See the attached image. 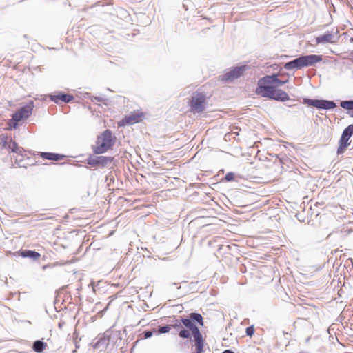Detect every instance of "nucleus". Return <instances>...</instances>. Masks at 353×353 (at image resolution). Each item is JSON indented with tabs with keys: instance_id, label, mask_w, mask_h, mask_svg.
I'll return each mask as SVG.
<instances>
[{
	"instance_id": "obj_1",
	"label": "nucleus",
	"mask_w": 353,
	"mask_h": 353,
	"mask_svg": "<svg viewBox=\"0 0 353 353\" xmlns=\"http://www.w3.org/2000/svg\"><path fill=\"white\" fill-rule=\"evenodd\" d=\"M0 149L4 150L8 154L13 153L15 158V163L19 167H26L23 163L24 158L27 157V152L12 139L11 137L0 135Z\"/></svg>"
},
{
	"instance_id": "obj_2",
	"label": "nucleus",
	"mask_w": 353,
	"mask_h": 353,
	"mask_svg": "<svg viewBox=\"0 0 353 353\" xmlns=\"http://www.w3.org/2000/svg\"><path fill=\"white\" fill-rule=\"evenodd\" d=\"M323 59L321 55H302L285 63L284 68L288 70H299L304 67L315 65Z\"/></svg>"
},
{
	"instance_id": "obj_3",
	"label": "nucleus",
	"mask_w": 353,
	"mask_h": 353,
	"mask_svg": "<svg viewBox=\"0 0 353 353\" xmlns=\"http://www.w3.org/2000/svg\"><path fill=\"white\" fill-rule=\"evenodd\" d=\"M115 139L116 138L113 136L112 131L105 130L97 137L96 145L93 148L94 153L100 154L106 152L114 145Z\"/></svg>"
},
{
	"instance_id": "obj_4",
	"label": "nucleus",
	"mask_w": 353,
	"mask_h": 353,
	"mask_svg": "<svg viewBox=\"0 0 353 353\" xmlns=\"http://www.w3.org/2000/svg\"><path fill=\"white\" fill-rule=\"evenodd\" d=\"M32 101L30 102L28 105L20 108L12 114V119L8 123L10 128L17 129L18 127V123L23 119H28L32 114Z\"/></svg>"
},
{
	"instance_id": "obj_5",
	"label": "nucleus",
	"mask_w": 353,
	"mask_h": 353,
	"mask_svg": "<svg viewBox=\"0 0 353 353\" xmlns=\"http://www.w3.org/2000/svg\"><path fill=\"white\" fill-rule=\"evenodd\" d=\"M303 103L322 110H331L336 107V103L333 101L324 99H310L304 98L303 99Z\"/></svg>"
},
{
	"instance_id": "obj_6",
	"label": "nucleus",
	"mask_w": 353,
	"mask_h": 353,
	"mask_svg": "<svg viewBox=\"0 0 353 353\" xmlns=\"http://www.w3.org/2000/svg\"><path fill=\"white\" fill-rule=\"evenodd\" d=\"M114 158L105 156H93L88 159V164L91 166H101L102 168L110 165Z\"/></svg>"
},
{
	"instance_id": "obj_7",
	"label": "nucleus",
	"mask_w": 353,
	"mask_h": 353,
	"mask_svg": "<svg viewBox=\"0 0 353 353\" xmlns=\"http://www.w3.org/2000/svg\"><path fill=\"white\" fill-rule=\"evenodd\" d=\"M205 95L202 93H196L192 97L191 107L193 110L201 112L205 109Z\"/></svg>"
},
{
	"instance_id": "obj_8",
	"label": "nucleus",
	"mask_w": 353,
	"mask_h": 353,
	"mask_svg": "<svg viewBox=\"0 0 353 353\" xmlns=\"http://www.w3.org/2000/svg\"><path fill=\"white\" fill-rule=\"evenodd\" d=\"M245 70V66L235 67L229 72L224 74L222 77L223 81H232L234 80L243 74Z\"/></svg>"
},
{
	"instance_id": "obj_9",
	"label": "nucleus",
	"mask_w": 353,
	"mask_h": 353,
	"mask_svg": "<svg viewBox=\"0 0 353 353\" xmlns=\"http://www.w3.org/2000/svg\"><path fill=\"white\" fill-rule=\"evenodd\" d=\"M261 96L276 100L277 88L272 85H265L261 86Z\"/></svg>"
},
{
	"instance_id": "obj_10",
	"label": "nucleus",
	"mask_w": 353,
	"mask_h": 353,
	"mask_svg": "<svg viewBox=\"0 0 353 353\" xmlns=\"http://www.w3.org/2000/svg\"><path fill=\"white\" fill-rule=\"evenodd\" d=\"M50 99L51 101H54L56 103H59L61 101L64 103H69L74 100L73 95L63 93V92H58L55 94H51L50 96Z\"/></svg>"
},
{
	"instance_id": "obj_11",
	"label": "nucleus",
	"mask_w": 353,
	"mask_h": 353,
	"mask_svg": "<svg viewBox=\"0 0 353 353\" xmlns=\"http://www.w3.org/2000/svg\"><path fill=\"white\" fill-rule=\"evenodd\" d=\"M181 322L185 327L188 328L192 332V334L193 336H194L199 333H201L198 327L194 323H193L192 319L190 317L189 318H181Z\"/></svg>"
},
{
	"instance_id": "obj_12",
	"label": "nucleus",
	"mask_w": 353,
	"mask_h": 353,
	"mask_svg": "<svg viewBox=\"0 0 353 353\" xmlns=\"http://www.w3.org/2000/svg\"><path fill=\"white\" fill-rule=\"evenodd\" d=\"M143 116V113H136L132 112L127 116L123 119V122L125 124H134L139 122L141 119V117Z\"/></svg>"
},
{
	"instance_id": "obj_13",
	"label": "nucleus",
	"mask_w": 353,
	"mask_h": 353,
	"mask_svg": "<svg viewBox=\"0 0 353 353\" xmlns=\"http://www.w3.org/2000/svg\"><path fill=\"white\" fill-rule=\"evenodd\" d=\"M276 81H278L277 74H273L272 75H267L259 81V88L261 89V86L265 85H271V84L275 83Z\"/></svg>"
},
{
	"instance_id": "obj_14",
	"label": "nucleus",
	"mask_w": 353,
	"mask_h": 353,
	"mask_svg": "<svg viewBox=\"0 0 353 353\" xmlns=\"http://www.w3.org/2000/svg\"><path fill=\"white\" fill-rule=\"evenodd\" d=\"M353 134V124L348 125L343 132L341 139L339 140L340 143H343L347 145H349L348 141L349 139Z\"/></svg>"
},
{
	"instance_id": "obj_15",
	"label": "nucleus",
	"mask_w": 353,
	"mask_h": 353,
	"mask_svg": "<svg viewBox=\"0 0 353 353\" xmlns=\"http://www.w3.org/2000/svg\"><path fill=\"white\" fill-rule=\"evenodd\" d=\"M334 36L330 32H325L324 34L317 37L316 39L317 43H334Z\"/></svg>"
},
{
	"instance_id": "obj_16",
	"label": "nucleus",
	"mask_w": 353,
	"mask_h": 353,
	"mask_svg": "<svg viewBox=\"0 0 353 353\" xmlns=\"http://www.w3.org/2000/svg\"><path fill=\"white\" fill-rule=\"evenodd\" d=\"M21 256L23 258H30L34 261H37L41 256V254L33 250H25L21 252Z\"/></svg>"
},
{
	"instance_id": "obj_17",
	"label": "nucleus",
	"mask_w": 353,
	"mask_h": 353,
	"mask_svg": "<svg viewBox=\"0 0 353 353\" xmlns=\"http://www.w3.org/2000/svg\"><path fill=\"white\" fill-rule=\"evenodd\" d=\"M41 157L44 159L52 161H59L65 157L64 155L52 152H41Z\"/></svg>"
},
{
	"instance_id": "obj_18",
	"label": "nucleus",
	"mask_w": 353,
	"mask_h": 353,
	"mask_svg": "<svg viewBox=\"0 0 353 353\" xmlns=\"http://www.w3.org/2000/svg\"><path fill=\"white\" fill-rule=\"evenodd\" d=\"M193 337L194 338L195 341L196 353H202L204 345V341L203 339L202 334L201 333H199L193 336Z\"/></svg>"
},
{
	"instance_id": "obj_19",
	"label": "nucleus",
	"mask_w": 353,
	"mask_h": 353,
	"mask_svg": "<svg viewBox=\"0 0 353 353\" xmlns=\"http://www.w3.org/2000/svg\"><path fill=\"white\" fill-rule=\"evenodd\" d=\"M47 347V343L42 340H37L32 344V350L37 353H41Z\"/></svg>"
},
{
	"instance_id": "obj_20",
	"label": "nucleus",
	"mask_w": 353,
	"mask_h": 353,
	"mask_svg": "<svg viewBox=\"0 0 353 353\" xmlns=\"http://www.w3.org/2000/svg\"><path fill=\"white\" fill-rule=\"evenodd\" d=\"M190 318L193 323H198L200 325H203V319L199 313L192 312L190 314Z\"/></svg>"
},
{
	"instance_id": "obj_21",
	"label": "nucleus",
	"mask_w": 353,
	"mask_h": 353,
	"mask_svg": "<svg viewBox=\"0 0 353 353\" xmlns=\"http://www.w3.org/2000/svg\"><path fill=\"white\" fill-rule=\"evenodd\" d=\"M289 99L288 94L281 89H278L276 90V101H285Z\"/></svg>"
},
{
	"instance_id": "obj_22",
	"label": "nucleus",
	"mask_w": 353,
	"mask_h": 353,
	"mask_svg": "<svg viewBox=\"0 0 353 353\" xmlns=\"http://www.w3.org/2000/svg\"><path fill=\"white\" fill-rule=\"evenodd\" d=\"M340 105L344 109L353 110V100L343 101L341 102Z\"/></svg>"
},
{
	"instance_id": "obj_23",
	"label": "nucleus",
	"mask_w": 353,
	"mask_h": 353,
	"mask_svg": "<svg viewBox=\"0 0 353 353\" xmlns=\"http://www.w3.org/2000/svg\"><path fill=\"white\" fill-rule=\"evenodd\" d=\"M179 336L183 339H188L190 336V333L188 330L181 329L179 332Z\"/></svg>"
},
{
	"instance_id": "obj_24",
	"label": "nucleus",
	"mask_w": 353,
	"mask_h": 353,
	"mask_svg": "<svg viewBox=\"0 0 353 353\" xmlns=\"http://www.w3.org/2000/svg\"><path fill=\"white\" fill-rule=\"evenodd\" d=\"M170 326L171 325H169L160 326L159 327V332L161 334H165V333L168 332L170 330V328H171Z\"/></svg>"
},
{
	"instance_id": "obj_25",
	"label": "nucleus",
	"mask_w": 353,
	"mask_h": 353,
	"mask_svg": "<svg viewBox=\"0 0 353 353\" xmlns=\"http://www.w3.org/2000/svg\"><path fill=\"white\" fill-rule=\"evenodd\" d=\"M347 145H347V144L344 145V143L339 142V146L337 149V154H340L343 153L345 149L347 147Z\"/></svg>"
},
{
	"instance_id": "obj_26",
	"label": "nucleus",
	"mask_w": 353,
	"mask_h": 353,
	"mask_svg": "<svg viewBox=\"0 0 353 353\" xmlns=\"http://www.w3.org/2000/svg\"><path fill=\"white\" fill-rule=\"evenodd\" d=\"M254 329L253 326H249L245 330V333L248 336H252L254 334Z\"/></svg>"
},
{
	"instance_id": "obj_27",
	"label": "nucleus",
	"mask_w": 353,
	"mask_h": 353,
	"mask_svg": "<svg viewBox=\"0 0 353 353\" xmlns=\"http://www.w3.org/2000/svg\"><path fill=\"white\" fill-rule=\"evenodd\" d=\"M234 174L232 172H228L225 176V179L227 181H231L234 179Z\"/></svg>"
},
{
	"instance_id": "obj_28",
	"label": "nucleus",
	"mask_w": 353,
	"mask_h": 353,
	"mask_svg": "<svg viewBox=\"0 0 353 353\" xmlns=\"http://www.w3.org/2000/svg\"><path fill=\"white\" fill-rule=\"evenodd\" d=\"M288 81V80L281 81L278 79V81H275V83L276 84L277 86H281V85H284Z\"/></svg>"
},
{
	"instance_id": "obj_29",
	"label": "nucleus",
	"mask_w": 353,
	"mask_h": 353,
	"mask_svg": "<svg viewBox=\"0 0 353 353\" xmlns=\"http://www.w3.org/2000/svg\"><path fill=\"white\" fill-rule=\"evenodd\" d=\"M182 323L181 322V319L179 320V319H176L175 320V323L174 325H173V326L176 328H179V327H181V324Z\"/></svg>"
},
{
	"instance_id": "obj_30",
	"label": "nucleus",
	"mask_w": 353,
	"mask_h": 353,
	"mask_svg": "<svg viewBox=\"0 0 353 353\" xmlns=\"http://www.w3.org/2000/svg\"><path fill=\"white\" fill-rule=\"evenodd\" d=\"M143 334L145 339H148L152 336V332L151 331H145L143 332Z\"/></svg>"
},
{
	"instance_id": "obj_31",
	"label": "nucleus",
	"mask_w": 353,
	"mask_h": 353,
	"mask_svg": "<svg viewBox=\"0 0 353 353\" xmlns=\"http://www.w3.org/2000/svg\"><path fill=\"white\" fill-rule=\"evenodd\" d=\"M94 99L99 102H103L105 100L104 98L101 97H95Z\"/></svg>"
},
{
	"instance_id": "obj_32",
	"label": "nucleus",
	"mask_w": 353,
	"mask_h": 353,
	"mask_svg": "<svg viewBox=\"0 0 353 353\" xmlns=\"http://www.w3.org/2000/svg\"><path fill=\"white\" fill-rule=\"evenodd\" d=\"M74 345H75V348H76V350H77V349H79V348L80 347L79 341H78L77 340V339H74Z\"/></svg>"
},
{
	"instance_id": "obj_33",
	"label": "nucleus",
	"mask_w": 353,
	"mask_h": 353,
	"mask_svg": "<svg viewBox=\"0 0 353 353\" xmlns=\"http://www.w3.org/2000/svg\"><path fill=\"white\" fill-rule=\"evenodd\" d=\"M222 353H234V352L230 350H225Z\"/></svg>"
},
{
	"instance_id": "obj_34",
	"label": "nucleus",
	"mask_w": 353,
	"mask_h": 353,
	"mask_svg": "<svg viewBox=\"0 0 353 353\" xmlns=\"http://www.w3.org/2000/svg\"><path fill=\"white\" fill-rule=\"evenodd\" d=\"M350 42L353 43V37L350 39Z\"/></svg>"
},
{
	"instance_id": "obj_35",
	"label": "nucleus",
	"mask_w": 353,
	"mask_h": 353,
	"mask_svg": "<svg viewBox=\"0 0 353 353\" xmlns=\"http://www.w3.org/2000/svg\"><path fill=\"white\" fill-rule=\"evenodd\" d=\"M351 117H353V111H352V113L351 114Z\"/></svg>"
},
{
	"instance_id": "obj_36",
	"label": "nucleus",
	"mask_w": 353,
	"mask_h": 353,
	"mask_svg": "<svg viewBox=\"0 0 353 353\" xmlns=\"http://www.w3.org/2000/svg\"><path fill=\"white\" fill-rule=\"evenodd\" d=\"M76 351H77V350H73V352H73V353H75V352H76Z\"/></svg>"
},
{
	"instance_id": "obj_37",
	"label": "nucleus",
	"mask_w": 353,
	"mask_h": 353,
	"mask_svg": "<svg viewBox=\"0 0 353 353\" xmlns=\"http://www.w3.org/2000/svg\"><path fill=\"white\" fill-rule=\"evenodd\" d=\"M299 353H306V352H299Z\"/></svg>"
}]
</instances>
